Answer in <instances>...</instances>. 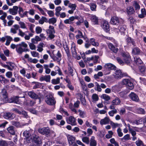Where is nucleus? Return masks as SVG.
Here are the masks:
<instances>
[{
	"label": "nucleus",
	"mask_w": 146,
	"mask_h": 146,
	"mask_svg": "<svg viewBox=\"0 0 146 146\" xmlns=\"http://www.w3.org/2000/svg\"><path fill=\"white\" fill-rule=\"evenodd\" d=\"M136 112L138 113L144 114L145 113V110L141 108H137L136 110Z\"/></svg>",
	"instance_id": "nucleus-41"
},
{
	"label": "nucleus",
	"mask_w": 146,
	"mask_h": 146,
	"mask_svg": "<svg viewBox=\"0 0 146 146\" xmlns=\"http://www.w3.org/2000/svg\"><path fill=\"white\" fill-rule=\"evenodd\" d=\"M46 31L47 34H48V37L50 39H53L55 37L54 34L55 33V30L52 31L51 30H46Z\"/></svg>",
	"instance_id": "nucleus-18"
},
{
	"label": "nucleus",
	"mask_w": 146,
	"mask_h": 146,
	"mask_svg": "<svg viewBox=\"0 0 146 146\" xmlns=\"http://www.w3.org/2000/svg\"><path fill=\"white\" fill-rule=\"evenodd\" d=\"M90 44L94 46H99V43L97 42H95V39L94 38H91L90 39Z\"/></svg>",
	"instance_id": "nucleus-38"
},
{
	"label": "nucleus",
	"mask_w": 146,
	"mask_h": 146,
	"mask_svg": "<svg viewBox=\"0 0 146 146\" xmlns=\"http://www.w3.org/2000/svg\"><path fill=\"white\" fill-rule=\"evenodd\" d=\"M127 74L126 73H123L120 70H116L115 72L114 76L117 79H119L124 76H126Z\"/></svg>",
	"instance_id": "nucleus-6"
},
{
	"label": "nucleus",
	"mask_w": 146,
	"mask_h": 146,
	"mask_svg": "<svg viewBox=\"0 0 146 146\" xmlns=\"http://www.w3.org/2000/svg\"><path fill=\"white\" fill-rule=\"evenodd\" d=\"M134 61L137 65H139L142 64L143 62L140 58L137 56L134 57Z\"/></svg>",
	"instance_id": "nucleus-28"
},
{
	"label": "nucleus",
	"mask_w": 146,
	"mask_h": 146,
	"mask_svg": "<svg viewBox=\"0 0 146 146\" xmlns=\"http://www.w3.org/2000/svg\"><path fill=\"white\" fill-rule=\"evenodd\" d=\"M127 12L128 15H131L133 14L135 11L133 7L129 6L127 8Z\"/></svg>",
	"instance_id": "nucleus-33"
},
{
	"label": "nucleus",
	"mask_w": 146,
	"mask_h": 146,
	"mask_svg": "<svg viewBox=\"0 0 146 146\" xmlns=\"http://www.w3.org/2000/svg\"><path fill=\"white\" fill-rule=\"evenodd\" d=\"M90 146H96L97 145L96 141L95 139V137L92 136L91 137L90 141Z\"/></svg>",
	"instance_id": "nucleus-30"
},
{
	"label": "nucleus",
	"mask_w": 146,
	"mask_h": 146,
	"mask_svg": "<svg viewBox=\"0 0 146 146\" xmlns=\"http://www.w3.org/2000/svg\"><path fill=\"white\" fill-rule=\"evenodd\" d=\"M120 19L116 17H113L111 19L110 23L114 25H118L120 24Z\"/></svg>",
	"instance_id": "nucleus-13"
},
{
	"label": "nucleus",
	"mask_w": 146,
	"mask_h": 146,
	"mask_svg": "<svg viewBox=\"0 0 146 146\" xmlns=\"http://www.w3.org/2000/svg\"><path fill=\"white\" fill-rule=\"evenodd\" d=\"M90 9L92 11H96L97 5L96 4L94 3H90Z\"/></svg>",
	"instance_id": "nucleus-42"
},
{
	"label": "nucleus",
	"mask_w": 146,
	"mask_h": 146,
	"mask_svg": "<svg viewBox=\"0 0 146 146\" xmlns=\"http://www.w3.org/2000/svg\"><path fill=\"white\" fill-rule=\"evenodd\" d=\"M80 101L81 102L82 104L83 105H85L86 104V100L84 98H83V96L81 95L80 96Z\"/></svg>",
	"instance_id": "nucleus-60"
},
{
	"label": "nucleus",
	"mask_w": 146,
	"mask_h": 146,
	"mask_svg": "<svg viewBox=\"0 0 146 146\" xmlns=\"http://www.w3.org/2000/svg\"><path fill=\"white\" fill-rule=\"evenodd\" d=\"M19 44L15 45L13 44H12L11 45V48L14 49L15 48H16V51L19 54H20V51L21 50L20 47H19Z\"/></svg>",
	"instance_id": "nucleus-23"
},
{
	"label": "nucleus",
	"mask_w": 146,
	"mask_h": 146,
	"mask_svg": "<svg viewBox=\"0 0 146 146\" xmlns=\"http://www.w3.org/2000/svg\"><path fill=\"white\" fill-rule=\"evenodd\" d=\"M5 37L7 38L5 45L8 46L9 45L11 41L13 40V38L10 36H6Z\"/></svg>",
	"instance_id": "nucleus-39"
},
{
	"label": "nucleus",
	"mask_w": 146,
	"mask_h": 146,
	"mask_svg": "<svg viewBox=\"0 0 146 146\" xmlns=\"http://www.w3.org/2000/svg\"><path fill=\"white\" fill-rule=\"evenodd\" d=\"M7 130L12 135H15V127L13 126H11L7 128Z\"/></svg>",
	"instance_id": "nucleus-27"
},
{
	"label": "nucleus",
	"mask_w": 146,
	"mask_h": 146,
	"mask_svg": "<svg viewBox=\"0 0 146 146\" xmlns=\"http://www.w3.org/2000/svg\"><path fill=\"white\" fill-rule=\"evenodd\" d=\"M129 80L128 79H125L123 80L121 84L122 85H125L127 86V85L129 81Z\"/></svg>",
	"instance_id": "nucleus-59"
},
{
	"label": "nucleus",
	"mask_w": 146,
	"mask_h": 146,
	"mask_svg": "<svg viewBox=\"0 0 146 146\" xmlns=\"http://www.w3.org/2000/svg\"><path fill=\"white\" fill-rule=\"evenodd\" d=\"M110 121V119L108 117H106L104 119H102L100 122L101 125H103L108 124Z\"/></svg>",
	"instance_id": "nucleus-26"
},
{
	"label": "nucleus",
	"mask_w": 146,
	"mask_h": 146,
	"mask_svg": "<svg viewBox=\"0 0 146 146\" xmlns=\"http://www.w3.org/2000/svg\"><path fill=\"white\" fill-rule=\"evenodd\" d=\"M74 106L72 103H70L69 104V108L73 112H74L76 113L77 112L76 110L75 109L74 107Z\"/></svg>",
	"instance_id": "nucleus-53"
},
{
	"label": "nucleus",
	"mask_w": 146,
	"mask_h": 146,
	"mask_svg": "<svg viewBox=\"0 0 146 146\" xmlns=\"http://www.w3.org/2000/svg\"><path fill=\"white\" fill-rule=\"evenodd\" d=\"M117 112V111L116 109H114V110L110 111L108 112V113L110 116L113 117V116L114 114L116 113Z\"/></svg>",
	"instance_id": "nucleus-52"
},
{
	"label": "nucleus",
	"mask_w": 146,
	"mask_h": 146,
	"mask_svg": "<svg viewBox=\"0 0 146 146\" xmlns=\"http://www.w3.org/2000/svg\"><path fill=\"white\" fill-rule=\"evenodd\" d=\"M3 117L6 119L11 120L15 117V115L12 113L5 112L4 114Z\"/></svg>",
	"instance_id": "nucleus-9"
},
{
	"label": "nucleus",
	"mask_w": 146,
	"mask_h": 146,
	"mask_svg": "<svg viewBox=\"0 0 146 146\" xmlns=\"http://www.w3.org/2000/svg\"><path fill=\"white\" fill-rule=\"evenodd\" d=\"M44 68L45 69V73L47 74H49L51 70L48 68L49 66L47 64H44Z\"/></svg>",
	"instance_id": "nucleus-43"
},
{
	"label": "nucleus",
	"mask_w": 146,
	"mask_h": 146,
	"mask_svg": "<svg viewBox=\"0 0 146 146\" xmlns=\"http://www.w3.org/2000/svg\"><path fill=\"white\" fill-rule=\"evenodd\" d=\"M44 9L47 12L48 14L50 17H52L54 16V13L52 11L48 10L46 9Z\"/></svg>",
	"instance_id": "nucleus-57"
},
{
	"label": "nucleus",
	"mask_w": 146,
	"mask_h": 146,
	"mask_svg": "<svg viewBox=\"0 0 146 146\" xmlns=\"http://www.w3.org/2000/svg\"><path fill=\"white\" fill-rule=\"evenodd\" d=\"M94 57L93 60L94 63L95 64L97 63L98 62V60L99 58V57L98 56L95 55L93 56Z\"/></svg>",
	"instance_id": "nucleus-61"
},
{
	"label": "nucleus",
	"mask_w": 146,
	"mask_h": 146,
	"mask_svg": "<svg viewBox=\"0 0 146 146\" xmlns=\"http://www.w3.org/2000/svg\"><path fill=\"white\" fill-rule=\"evenodd\" d=\"M127 45H131L132 44L134 46H135V42L134 39L130 37H128L126 39Z\"/></svg>",
	"instance_id": "nucleus-22"
},
{
	"label": "nucleus",
	"mask_w": 146,
	"mask_h": 146,
	"mask_svg": "<svg viewBox=\"0 0 146 146\" xmlns=\"http://www.w3.org/2000/svg\"><path fill=\"white\" fill-rule=\"evenodd\" d=\"M121 55L123 58V60L124 64L130 66L132 63V60L129 53L127 52H123L121 53Z\"/></svg>",
	"instance_id": "nucleus-1"
},
{
	"label": "nucleus",
	"mask_w": 146,
	"mask_h": 146,
	"mask_svg": "<svg viewBox=\"0 0 146 146\" xmlns=\"http://www.w3.org/2000/svg\"><path fill=\"white\" fill-rule=\"evenodd\" d=\"M140 50L138 47H136L132 49V53L134 54L138 55L140 54Z\"/></svg>",
	"instance_id": "nucleus-31"
},
{
	"label": "nucleus",
	"mask_w": 146,
	"mask_h": 146,
	"mask_svg": "<svg viewBox=\"0 0 146 146\" xmlns=\"http://www.w3.org/2000/svg\"><path fill=\"white\" fill-rule=\"evenodd\" d=\"M121 103V101L118 97H116L115 99L113 100L111 102V103L115 105L119 104Z\"/></svg>",
	"instance_id": "nucleus-37"
},
{
	"label": "nucleus",
	"mask_w": 146,
	"mask_h": 146,
	"mask_svg": "<svg viewBox=\"0 0 146 146\" xmlns=\"http://www.w3.org/2000/svg\"><path fill=\"white\" fill-rule=\"evenodd\" d=\"M116 60L118 62L119 64L123 66L124 64H125L124 61H123L120 57H117L116 58Z\"/></svg>",
	"instance_id": "nucleus-49"
},
{
	"label": "nucleus",
	"mask_w": 146,
	"mask_h": 146,
	"mask_svg": "<svg viewBox=\"0 0 146 146\" xmlns=\"http://www.w3.org/2000/svg\"><path fill=\"white\" fill-rule=\"evenodd\" d=\"M56 19L54 17H52L49 20H48V22L50 24H54L56 22Z\"/></svg>",
	"instance_id": "nucleus-48"
},
{
	"label": "nucleus",
	"mask_w": 146,
	"mask_h": 146,
	"mask_svg": "<svg viewBox=\"0 0 146 146\" xmlns=\"http://www.w3.org/2000/svg\"><path fill=\"white\" fill-rule=\"evenodd\" d=\"M12 124L17 127H20V123L19 122L15 121H11Z\"/></svg>",
	"instance_id": "nucleus-50"
},
{
	"label": "nucleus",
	"mask_w": 146,
	"mask_h": 146,
	"mask_svg": "<svg viewBox=\"0 0 146 146\" xmlns=\"http://www.w3.org/2000/svg\"><path fill=\"white\" fill-rule=\"evenodd\" d=\"M134 123L136 124L137 125L142 124L144 123V119H141L139 120L135 121Z\"/></svg>",
	"instance_id": "nucleus-51"
},
{
	"label": "nucleus",
	"mask_w": 146,
	"mask_h": 146,
	"mask_svg": "<svg viewBox=\"0 0 146 146\" xmlns=\"http://www.w3.org/2000/svg\"><path fill=\"white\" fill-rule=\"evenodd\" d=\"M139 71L140 74L143 75L146 74V67L144 66H141L139 67Z\"/></svg>",
	"instance_id": "nucleus-25"
},
{
	"label": "nucleus",
	"mask_w": 146,
	"mask_h": 146,
	"mask_svg": "<svg viewBox=\"0 0 146 146\" xmlns=\"http://www.w3.org/2000/svg\"><path fill=\"white\" fill-rule=\"evenodd\" d=\"M91 19L92 21L94 23V24H97L98 22V17L94 15H92Z\"/></svg>",
	"instance_id": "nucleus-32"
},
{
	"label": "nucleus",
	"mask_w": 146,
	"mask_h": 146,
	"mask_svg": "<svg viewBox=\"0 0 146 146\" xmlns=\"http://www.w3.org/2000/svg\"><path fill=\"white\" fill-rule=\"evenodd\" d=\"M32 142L33 143L31 145V146H41L42 143L41 138L36 135L33 136Z\"/></svg>",
	"instance_id": "nucleus-4"
},
{
	"label": "nucleus",
	"mask_w": 146,
	"mask_h": 146,
	"mask_svg": "<svg viewBox=\"0 0 146 146\" xmlns=\"http://www.w3.org/2000/svg\"><path fill=\"white\" fill-rule=\"evenodd\" d=\"M19 47H20L21 48L20 51V54H22L23 52H26L29 51V49L25 48L27 47L28 45L24 42H22L21 44H19Z\"/></svg>",
	"instance_id": "nucleus-7"
},
{
	"label": "nucleus",
	"mask_w": 146,
	"mask_h": 146,
	"mask_svg": "<svg viewBox=\"0 0 146 146\" xmlns=\"http://www.w3.org/2000/svg\"><path fill=\"white\" fill-rule=\"evenodd\" d=\"M60 78H57L56 79H54L52 80L51 83L52 84H56L59 83Z\"/></svg>",
	"instance_id": "nucleus-45"
},
{
	"label": "nucleus",
	"mask_w": 146,
	"mask_h": 146,
	"mask_svg": "<svg viewBox=\"0 0 146 146\" xmlns=\"http://www.w3.org/2000/svg\"><path fill=\"white\" fill-rule=\"evenodd\" d=\"M75 119L73 116H71L66 119V122L67 123L71 124L72 125H76Z\"/></svg>",
	"instance_id": "nucleus-15"
},
{
	"label": "nucleus",
	"mask_w": 146,
	"mask_h": 146,
	"mask_svg": "<svg viewBox=\"0 0 146 146\" xmlns=\"http://www.w3.org/2000/svg\"><path fill=\"white\" fill-rule=\"evenodd\" d=\"M18 7L17 6H14L13 8L9 9V11L10 13L13 15H16L17 13Z\"/></svg>",
	"instance_id": "nucleus-16"
},
{
	"label": "nucleus",
	"mask_w": 146,
	"mask_h": 146,
	"mask_svg": "<svg viewBox=\"0 0 146 146\" xmlns=\"http://www.w3.org/2000/svg\"><path fill=\"white\" fill-rule=\"evenodd\" d=\"M94 89L96 90H97L98 92H101L102 91V89L100 87V85L97 82L95 83V88Z\"/></svg>",
	"instance_id": "nucleus-47"
},
{
	"label": "nucleus",
	"mask_w": 146,
	"mask_h": 146,
	"mask_svg": "<svg viewBox=\"0 0 146 146\" xmlns=\"http://www.w3.org/2000/svg\"><path fill=\"white\" fill-rule=\"evenodd\" d=\"M51 78L50 76V75H45L44 76H42L40 78V81H45L46 82H50Z\"/></svg>",
	"instance_id": "nucleus-21"
},
{
	"label": "nucleus",
	"mask_w": 146,
	"mask_h": 146,
	"mask_svg": "<svg viewBox=\"0 0 146 146\" xmlns=\"http://www.w3.org/2000/svg\"><path fill=\"white\" fill-rule=\"evenodd\" d=\"M21 114L23 115L24 117L26 118H27L29 117L27 113L24 110L21 111Z\"/></svg>",
	"instance_id": "nucleus-63"
},
{
	"label": "nucleus",
	"mask_w": 146,
	"mask_h": 146,
	"mask_svg": "<svg viewBox=\"0 0 146 146\" xmlns=\"http://www.w3.org/2000/svg\"><path fill=\"white\" fill-rule=\"evenodd\" d=\"M130 98L133 101L136 102H139V99L138 96L134 92H132L129 95Z\"/></svg>",
	"instance_id": "nucleus-14"
},
{
	"label": "nucleus",
	"mask_w": 146,
	"mask_h": 146,
	"mask_svg": "<svg viewBox=\"0 0 146 146\" xmlns=\"http://www.w3.org/2000/svg\"><path fill=\"white\" fill-rule=\"evenodd\" d=\"M78 111L80 113L79 115L81 117L84 118L85 117V116L86 115L85 112L84 111H82L80 110H79Z\"/></svg>",
	"instance_id": "nucleus-58"
},
{
	"label": "nucleus",
	"mask_w": 146,
	"mask_h": 146,
	"mask_svg": "<svg viewBox=\"0 0 146 146\" xmlns=\"http://www.w3.org/2000/svg\"><path fill=\"white\" fill-rule=\"evenodd\" d=\"M44 100L46 103L49 105H54L56 103L55 99L51 95L46 96Z\"/></svg>",
	"instance_id": "nucleus-3"
},
{
	"label": "nucleus",
	"mask_w": 146,
	"mask_h": 146,
	"mask_svg": "<svg viewBox=\"0 0 146 146\" xmlns=\"http://www.w3.org/2000/svg\"><path fill=\"white\" fill-rule=\"evenodd\" d=\"M0 81L2 83L7 84L9 82V80L5 78L2 75H0Z\"/></svg>",
	"instance_id": "nucleus-35"
},
{
	"label": "nucleus",
	"mask_w": 146,
	"mask_h": 146,
	"mask_svg": "<svg viewBox=\"0 0 146 146\" xmlns=\"http://www.w3.org/2000/svg\"><path fill=\"white\" fill-rule=\"evenodd\" d=\"M63 46L64 48L67 55L68 56L70 55V51L69 48L67 44L66 43L65 44H63Z\"/></svg>",
	"instance_id": "nucleus-34"
},
{
	"label": "nucleus",
	"mask_w": 146,
	"mask_h": 146,
	"mask_svg": "<svg viewBox=\"0 0 146 146\" xmlns=\"http://www.w3.org/2000/svg\"><path fill=\"white\" fill-rule=\"evenodd\" d=\"M68 140L70 146H72V145L76 143L75 141V138L73 136H69L68 137Z\"/></svg>",
	"instance_id": "nucleus-20"
},
{
	"label": "nucleus",
	"mask_w": 146,
	"mask_h": 146,
	"mask_svg": "<svg viewBox=\"0 0 146 146\" xmlns=\"http://www.w3.org/2000/svg\"><path fill=\"white\" fill-rule=\"evenodd\" d=\"M110 124L112 126L113 128H115L116 127L118 126L119 124L117 123H115L112 121H110Z\"/></svg>",
	"instance_id": "nucleus-62"
},
{
	"label": "nucleus",
	"mask_w": 146,
	"mask_h": 146,
	"mask_svg": "<svg viewBox=\"0 0 146 146\" xmlns=\"http://www.w3.org/2000/svg\"><path fill=\"white\" fill-rule=\"evenodd\" d=\"M19 98H25V96L23 97H19L18 96H14L9 99L8 101L10 103L13 102L17 104H19L20 103V102Z\"/></svg>",
	"instance_id": "nucleus-11"
},
{
	"label": "nucleus",
	"mask_w": 146,
	"mask_h": 146,
	"mask_svg": "<svg viewBox=\"0 0 146 146\" xmlns=\"http://www.w3.org/2000/svg\"><path fill=\"white\" fill-rule=\"evenodd\" d=\"M101 97L103 99L107 101L110 100V97L105 94L102 95Z\"/></svg>",
	"instance_id": "nucleus-44"
},
{
	"label": "nucleus",
	"mask_w": 146,
	"mask_h": 146,
	"mask_svg": "<svg viewBox=\"0 0 146 146\" xmlns=\"http://www.w3.org/2000/svg\"><path fill=\"white\" fill-rule=\"evenodd\" d=\"M109 48L113 52L117 53L118 51V49L115 47L113 44L111 43L108 44Z\"/></svg>",
	"instance_id": "nucleus-19"
},
{
	"label": "nucleus",
	"mask_w": 146,
	"mask_h": 146,
	"mask_svg": "<svg viewBox=\"0 0 146 146\" xmlns=\"http://www.w3.org/2000/svg\"><path fill=\"white\" fill-rule=\"evenodd\" d=\"M127 86L129 87V89L130 90H132L134 88V86L133 83L129 80V81L128 83Z\"/></svg>",
	"instance_id": "nucleus-55"
},
{
	"label": "nucleus",
	"mask_w": 146,
	"mask_h": 146,
	"mask_svg": "<svg viewBox=\"0 0 146 146\" xmlns=\"http://www.w3.org/2000/svg\"><path fill=\"white\" fill-rule=\"evenodd\" d=\"M105 67L106 69L108 70H115L116 68L115 66L111 63H108L106 64L105 66Z\"/></svg>",
	"instance_id": "nucleus-24"
},
{
	"label": "nucleus",
	"mask_w": 146,
	"mask_h": 146,
	"mask_svg": "<svg viewBox=\"0 0 146 146\" xmlns=\"http://www.w3.org/2000/svg\"><path fill=\"white\" fill-rule=\"evenodd\" d=\"M31 53L32 56L34 57H37L39 56V53L36 51H31Z\"/></svg>",
	"instance_id": "nucleus-64"
},
{
	"label": "nucleus",
	"mask_w": 146,
	"mask_h": 146,
	"mask_svg": "<svg viewBox=\"0 0 146 146\" xmlns=\"http://www.w3.org/2000/svg\"><path fill=\"white\" fill-rule=\"evenodd\" d=\"M78 17L77 16H72L64 21V23L66 24H72L73 21L75 19H78Z\"/></svg>",
	"instance_id": "nucleus-10"
},
{
	"label": "nucleus",
	"mask_w": 146,
	"mask_h": 146,
	"mask_svg": "<svg viewBox=\"0 0 146 146\" xmlns=\"http://www.w3.org/2000/svg\"><path fill=\"white\" fill-rule=\"evenodd\" d=\"M76 49L75 43L74 42H72L71 44V50L73 57H76V54H77Z\"/></svg>",
	"instance_id": "nucleus-12"
},
{
	"label": "nucleus",
	"mask_w": 146,
	"mask_h": 146,
	"mask_svg": "<svg viewBox=\"0 0 146 146\" xmlns=\"http://www.w3.org/2000/svg\"><path fill=\"white\" fill-rule=\"evenodd\" d=\"M82 141L88 144L89 143V138L87 137H84L82 138Z\"/></svg>",
	"instance_id": "nucleus-54"
},
{
	"label": "nucleus",
	"mask_w": 146,
	"mask_h": 146,
	"mask_svg": "<svg viewBox=\"0 0 146 146\" xmlns=\"http://www.w3.org/2000/svg\"><path fill=\"white\" fill-rule=\"evenodd\" d=\"M39 133L46 136H48L50 133V131L48 127H43L39 128L38 130Z\"/></svg>",
	"instance_id": "nucleus-5"
},
{
	"label": "nucleus",
	"mask_w": 146,
	"mask_h": 146,
	"mask_svg": "<svg viewBox=\"0 0 146 146\" xmlns=\"http://www.w3.org/2000/svg\"><path fill=\"white\" fill-rule=\"evenodd\" d=\"M101 27L106 32L109 31V25L108 21H102L101 23Z\"/></svg>",
	"instance_id": "nucleus-8"
},
{
	"label": "nucleus",
	"mask_w": 146,
	"mask_h": 146,
	"mask_svg": "<svg viewBox=\"0 0 146 146\" xmlns=\"http://www.w3.org/2000/svg\"><path fill=\"white\" fill-rule=\"evenodd\" d=\"M0 104H3L7 102L8 100L7 93L5 89H3L2 90L0 93Z\"/></svg>",
	"instance_id": "nucleus-2"
},
{
	"label": "nucleus",
	"mask_w": 146,
	"mask_h": 146,
	"mask_svg": "<svg viewBox=\"0 0 146 146\" xmlns=\"http://www.w3.org/2000/svg\"><path fill=\"white\" fill-rule=\"evenodd\" d=\"M7 142L5 141L1 140L0 141V146H8Z\"/></svg>",
	"instance_id": "nucleus-56"
},
{
	"label": "nucleus",
	"mask_w": 146,
	"mask_h": 146,
	"mask_svg": "<svg viewBox=\"0 0 146 146\" xmlns=\"http://www.w3.org/2000/svg\"><path fill=\"white\" fill-rule=\"evenodd\" d=\"M133 5L136 11L139 10L140 9V6L136 1H134L133 3Z\"/></svg>",
	"instance_id": "nucleus-40"
},
{
	"label": "nucleus",
	"mask_w": 146,
	"mask_h": 146,
	"mask_svg": "<svg viewBox=\"0 0 146 146\" xmlns=\"http://www.w3.org/2000/svg\"><path fill=\"white\" fill-rule=\"evenodd\" d=\"M48 20L46 18L43 16L38 21L39 23L41 24H43L44 22L48 23Z\"/></svg>",
	"instance_id": "nucleus-36"
},
{
	"label": "nucleus",
	"mask_w": 146,
	"mask_h": 146,
	"mask_svg": "<svg viewBox=\"0 0 146 146\" xmlns=\"http://www.w3.org/2000/svg\"><path fill=\"white\" fill-rule=\"evenodd\" d=\"M28 95L30 98L34 99H36L39 98L38 95L36 94L33 91L29 92L28 93Z\"/></svg>",
	"instance_id": "nucleus-17"
},
{
	"label": "nucleus",
	"mask_w": 146,
	"mask_h": 146,
	"mask_svg": "<svg viewBox=\"0 0 146 146\" xmlns=\"http://www.w3.org/2000/svg\"><path fill=\"white\" fill-rule=\"evenodd\" d=\"M118 29L121 33H124L126 29V26L124 25H121L120 26V24H119Z\"/></svg>",
	"instance_id": "nucleus-29"
},
{
	"label": "nucleus",
	"mask_w": 146,
	"mask_h": 146,
	"mask_svg": "<svg viewBox=\"0 0 146 146\" xmlns=\"http://www.w3.org/2000/svg\"><path fill=\"white\" fill-rule=\"evenodd\" d=\"M92 99L93 100L92 102H96L99 99V98L98 95L95 94H94L92 96Z\"/></svg>",
	"instance_id": "nucleus-46"
}]
</instances>
